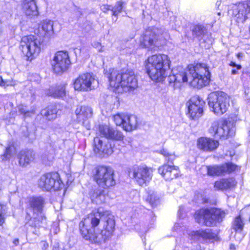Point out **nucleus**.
<instances>
[{
	"instance_id": "nucleus-1",
	"label": "nucleus",
	"mask_w": 250,
	"mask_h": 250,
	"mask_svg": "<svg viewBox=\"0 0 250 250\" xmlns=\"http://www.w3.org/2000/svg\"><path fill=\"white\" fill-rule=\"evenodd\" d=\"M114 216L109 211L98 208L84 218L79 224L83 238L92 243L105 242L112 235L115 229Z\"/></svg>"
},
{
	"instance_id": "nucleus-2",
	"label": "nucleus",
	"mask_w": 250,
	"mask_h": 250,
	"mask_svg": "<svg viewBox=\"0 0 250 250\" xmlns=\"http://www.w3.org/2000/svg\"><path fill=\"white\" fill-rule=\"evenodd\" d=\"M210 74L206 63H197L189 65L186 70L178 67L171 70L168 77L169 85L174 89L179 88L183 83L188 82L195 88H200L208 85L210 81Z\"/></svg>"
},
{
	"instance_id": "nucleus-3",
	"label": "nucleus",
	"mask_w": 250,
	"mask_h": 250,
	"mask_svg": "<svg viewBox=\"0 0 250 250\" xmlns=\"http://www.w3.org/2000/svg\"><path fill=\"white\" fill-rule=\"evenodd\" d=\"M105 75L108 79L111 87L118 88H123L125 91L134 89L138 86V82L132 70H125L121 72L113 68L109 69Z\"/></svg>"
},
{
	"instance_id": "nucleus-4",
	"label": "nucleus",
	"mask_w": 250,
	"mask_h": 250,
	"mask_svg": "<svg viewBox=\"0 0 250 250\" xmlns=\"http://www.w3.org/2000/svg\"><path fill=\"white\" fill-rule=\"evenodd\" d=\"M169 64L170 61L167 55L158 54L149 57L145 67L152 80L161 82L167 76L166 70L169 67Z\"/></svg>"
},
{
	"instance_id": "nucleus-5",
	"label": "nucleus",
	"mask_w": 250,
	"mask_h": 250,
	"mask_svg": "<svg viewBox=\"0 0 250 250\" xmlns=\"http://www.w3.org/2000/svg\"><path fill=\"white\" fill-rule=\"evenodd\" d=\"M42 42L41 39L36 36H24L21 38L20 48L27 60L31 61L40 53Z\"/></svg>"
},
{
	"instance_id": "nucleus-6",
	"label": "nucleus",
	"mask_w": 250,
	"mask_h": 250,
	"mask_svg": "<svg viewBox=\"0 0 250 250\" xmlns=\"http://www.w3.org/2000/svg\"><path fill=\"white\" fill-rule=\"evenodd\" d=\"M168 37V34L164 28H148L140 38V45L152 50L156 46V42L159 40L166 39Z\"/></svg>"
},
{
	"instance_id": "nucleus-7",
	"label": "nucleus",
	"mask_w": 250,
	"mask_h": 250,
	"mask_svg": "<svg viewBox=\"0 0 250 250\" xmlns=\"http://www.w3.org/2000/svg\"><path fill=\"white\" fill-rule=\"evenodd\" d=\"M229 97L225 93H212L208 97V104L211 111L217 115L225 113L229 106Z\"/></svg>"
},
{
	"instance_id": "nucleus-8",
	"label": "nucleus",
	"mask_w": 250,
	"mask_h": 250,
	"mask_svg": "<svg viewBox=\"0 0 250 250\" xmlns=\"http://www.w3.org/2000/svg\"><path fill=\"white\" fill-rule=\"evenodd\" d=\"M114 176V170L112 167L99 166L96 168L93 178L100 187L106 188L115 185Z\"/></svg>"
},
{
	"instance_id": "nucleus-9",
	"label": "nucleus",
	"mask_w": 250,
	"mask_h": 250,
	"mask_svg": "<svg viewBox=\"0 0 250 250\" xmlns=\"http://www.w3.org/2000/svg\"><path fill=\"white\" fill-rule=\"evenodd\" d=\"M234 128L230 123L213 121L208 129L209 132L215 138L226 139L228 136H232L234 134Z\"/></svg>"
},
{
	"instance_id": "nucleus-10",
	"label": "nucleus",
	"mask_w": 250,
	"mask_h": 250,
	"mask_svg": "<svg viewBox=\"0 0 250 250\" xmlns=\"http://www.w3.org/2000/svg\"><path fill=\"white\" fill-rule=\"evenodd\" d=\"M112 119L116 125L122 126L127 132L136 129L138 126L137 117L134 115L117 113L112 116Z\"/></svg>"
},
{
	"instance_id": "nucleus-11",
	"label": "nucleus",
	"mask_w": 250,
	"mask_h": 250,
	"mask_svg": "<svg viewBox=\"0 0 250 250\" xmlns=\"http://www.w3.org/2000/svg\"><path fill=\"white\" fill-rule=\"evenodd\" d=\"M38 185L43 190L49 191L51 189L59 190L62 187L63 184L58 173H51L42 176L39 179Z\"/></svg>"
},
{
	"instance_id": "nucleus-12",
	"label": "nucleus",
	"mask_w": 250,
	"mask_h": 250,
	"mask_svg": "<svg viewBox=\"0 0 250 250\" xmlns=\"http://www.w3.org/2000/svg\"><path fill=\"white\" fill-rule=\"evenodd\" d=\"M99 82L95 76L90 73L80 75L75 81L74 87L75 90L87 91L98 86Z\"/></svg>"
},
{
	"instance_id": "nucleus-13",
	"label": "nucleus",
	"mask_w": 250,
	"mask_h": 250,
	"mask_svg": "<svg viewBox=\"0 0 250 250\" xmlns=\"http://www.w3.org/2000/svg\"><path fill=\"white\" fill-rule=\"evenodd\" d=\"M153 170L146 165L134 167L133 169V176L136 183L140 186L145 187L151 180Z\"/></svg>"
},
{
	"instance_id": "nucleus-14",
	"label": "nucleus",
	"mask_w": 250,
	"mask_h": 250,
	"mask_svg": "<svg viewBox=\"0 0 250 250\" xmlns=\"http://www.w3.org/2000/svg\"><path fill=\"white\" fill-rule=\"evenodd\" d=\"M70 63L68 53L67 51H58L53 57L51 65L55 73L62 74L67 70Z\"/></svg>"
},
{
	"instance_id": "nucleus-15",
	"label": "nucleus",
	"mask_w": 250,
	"mask_h": 250,
	"mask_svg": "<svg viewBox=\"0 0 250 250\" xmlns=\"http://www.w3.org/2000/svg\"><path fill=\"white\" fill-rule=\"evenodd\" d=\"M238 168L236 165L232 163H227L219 166H203L201 169L207 171L209 176H220L230 174Z\"/></svg>"
},
{
	"instance_id": "nucleus-16",
	"label": "nucleus",
	"mask_w": 250,
	"mask_h": 250,
	"mask_svg": "<svg viewBox=\"0 0 250 250\" xmlns=\"http://www.w3.org/2000/svg\"><path fill=\"white\" fill-rule=\"evenodd\" d=\"M229 13L235 18L237 22L243 23L249 18L250 10L245 3L239 2L231 5Z\"/></svg>"
},
{
	"instance_id": "nucleus-17",
	"label": "nucleus",
	"mask_w": 250,
	"mask_h": 250,
	"mask_svg": "<svg viewBox=\"0 0 250 250\" xmlns=\"http://www.w3.org/2000/svg\"><path fill=\"white\" fill-rule=\"evenodd\" d=\"M188 104V113L191 119L196 120L202 115L205 103L202 98L198 96H194Z\"/></svg>"
},
{
	"instance_id": "nucleus-18",
	"label": "nucleus",
	"mask_w": 250,
	"mask_h": 250,
	"mask_svg": "<svg viewBox=\"0 0 250 250\" xmlns=\"http://www.w3.org/2000/svg\"><path fill=\"white\" fill-rule=\"evenodd\" d=\"M94 151L95 153L100 156L111 155L114 151L113 146L108 140L101 139L98 137L94 139Z\"/></svg>"
},
{
	"instance_id": "nucleus-19",
	"label": "nucleus",
	"mask_w": 250,
	"mask_h": 250,
	"mask_svg": "<svg viewBox=\"0 0 250 250\" xmlns=\"http://www.w3.org/2000/svg\"><path fill=\"white\" fill-rule=\"evenodd\" d=\"M77 119L79 123H81L87 129L90 128L89 119L93 115L92 109L88 106H79L75 110Z\"/></svg>"
},
{
	"instance_id": "nucleus-20",
	"label": "nucleus",
	"mask_w": 250,
	"mask_h": 250,
	"mask_svg": "<svg viewBox=\"0 0 250 250\" xmlns=\"http://www.w3.org/2000/svg\"><path fill=\"white\" fill-rule=\"evenodd\" d=\"M99 131L103 137L107 139L120 141L123 140L124 136L123 133L112 127L105 125H100Z\"/></svg>"
},
{
	"instance_id": "nucleus-21",
	"label": "nucleus",
	"mask_w": 250,
	"mask_h": 250,
	"mask_svg": "<svg viewBox=\"0 0 250 250\" xmlns=\"http://www.w3.org/2000/svg\"><path fill=\"white\" fill-rule=\"evenodd\" d=\"M218 141L213 139L201 137L198 140V147L205 151H212L219 146Z\"/></svg>"
},
{
	"instance_id": "nucleus-22",
	"label": "nucleus",
	"mask_w": 250,
	"mask_h": 250,
	"mask_svg": "<svg viewBox=\"0 0 250 250\" xmlns=\"http://www.w3.org/2000/svg\"><path fill=\"white\" fill-rule=\"evenodd\" d=\"M158 172L167 181L176 178L179 174L178 169L175 166L167 165H164L159 167Z\"/></svg>"
},
{
	"instance_id": "nucleus-23",
	"label": "nucleus",
	"mask_w": 250,
	"mask_h": 250,
	"mask_svg": "<svg viewBox=\"0 0 250 250\" xmlns=\"http://www.w3.org/2000/svg\"><path fill=\"white\" fill-rule=\"evenodd\" d=\"M19 164L21 167H26L35 159V153L31 149L22 150L18 155Z\"/></svg>"
},
{
	"instance_id": "nucleus-24",
	"label": "nucleus",
	"mask_w": 250,
	"mask_h": 250,
	"mask_svg": "<svg viewBox=\"0 0 250 250\" xmlns=\"http://www.w3.org/2000/svg\"><path fill=\"white\" fill-rule=\"evenodd\" d=\"M22 8L25 14L30 18L36 17L39 11L35 0H23Z\"/></svg>"
},
{
	"instance_id": "nucleus-25",
	"label": "nucleus",
	"mask_w": 250,
	"mask_h": 250,
	"mask_svg": "<svg viewBox=\"0 0 250 250\" xmlns=\"http://www.w3.org/2000/svg\"><path fill=\"white\" fill-rule=\"evenodd\" d=\"M209 217L210 213L208 209L202 208L196 211L195 213V219L197 223L207 226H212Z\"/></svg>"
},
{
	"instance_id": "nucleus-26",
	"label": "nucleus",
	"mask_w": 250,
	"mask_h": 250,
	"mask_svg": "<svg viewBox=\"0 0 250 250\" xmlns=\"http://www.w3.org/2000/svg\"><path fill=\"white\" fill-rule=\"evenodd\" d=\"M236 184V181L233 178H224L216 181L214 187L216 190L223 191L233 189Z\"/></svg>"
},
{
	"instance_id": "nucleus-27",
	"label": "nucleus",
	"mask_w": 250,
	"mask_h": 250,
	"mask_svg": "<svg viewBox=\"0 0 250 250\" xmlns=\"http://www.w3.org/2000/svg\"><path fill=\"white\" fill-rule=\"evenodd\" d=\"M189 236L193 240L198 239L202 238L203 239L212 240L216 236L215 233L212 232V230L209 229L205 230H199L197 231H192L189 234Z\"/></svg>"
},
{
	"instance_id": "nucleus-28",
	"label": "nucleus",
	"mask_w": 250,
	"mask_h": 250,
	"mask_svg": "<svg viewBox=\"0 0 250 250\" xmlns=\"http://www.w3.org/2000/svg\"><path fill=\"white\" fill-rule=\"evenodd\" d=\"M39 30L42 29V33L40 34L42 36L50 38L54 35L53 22L51 21H44L39 26Z\"/></svg>"
},
{
	"instance_id": "nucleus-29",
	"label": "nucleus",
	"mask_w": 250,
	"mask_h": 250,
	"mask_svg": "<svg viewBox=\"0 0 250 250\" xmlns=\"http://www.w3.org/2000/svg\"><path fill=\"white\" fill-rule=\"evenodd\" d=\"M44 200L41 197H33L29 201V205L31 208L35 213H41Z\"/></svg>"
},
{
	"instance_id": "nucleus-30",
	"label": "nucleus",
	"mask_w": 250,
	"mask_h": 250,
	"mask_svg": "<svg viewBox=\"0 0 250 250\" xmlns=\"http://www.w3.org/2000/svg\"><path fill=\"white\" fill-rule=\"evenodd\" d=\"M47 95L54 98H63L65 95V85L61 84L56 87H51L48 90Z\"/></svg>"
},
{
	"instance_id": "nucleus-31",
	"label": "nucleus",
	"mask_w": 250,
	"mask_h": 250,
	"mask_svg": "<svg viewBox=\"0 0 250 250\" xmlns=\"http://www.w3.org/2000/svg\"><path fill=\"white\" fill-rule=\"evenodd\" d=\"M210 213V220L212 223V226L216 225L217 222H221L225 216V212L218 208L209 209Z\"/></svg>"
},
{
	"instance_id": "nucleus-32",
	"label": "nucleus",
	"mask_w": 250,
	"mask_h": 250,
	"mask_svg": "<svg viewBox=\"0 0 250 250\" xmlns=\"http://www.w3.org/2000/svg\"><path fill=\"white\" fill-rule=\"evenodd\" d=\"M92 201L97 204L104 203L106 201V194L103 189H97L91 195Z\"/></svg>"
},
{
	"instance_id": "nucleus-33",
	"label": "nucleus",
	"mask_w": 250,
	"mask_h": 250,
	"mask_svg": "<svg viewBox=\"0 0 250 250\" xmlns=\"http://www.w3.org/2000/svg\"><path fill=\"white\" fill-rule=\"evenodd\" d=\"M57 111L55 105H49L41 111V114L49 121L55 119L57 117Z\"/></svg>"
},
{
	"instance_id": "nucleus-34",
	"label": "nucleus",
	"mask_w": 250,
	"mask_h": 250,
	"mask_svg": "<svg viewBox=\"0 0 250 250\" xmlns=\"http://www.w3.org/2000/svg\"><path fill=\"white\" fill-rule=\"evenodd\" d=\"M206 32V29L203 25L197 24L195 25L192 29V35L194 37L200 39L204 36Z\"/></svg>"
},
{
	"instance_id": "nucleus-35",
	"label": "nucleus",
	"mask_w": 250,
	"mask_h": 250,
	"mask_svg": "<svg viewBox=\"0 0 250 250\" xmlns=\"http://www.w3.org/2000/svg\"><path fill=\"white\" fill-rule=\"evenodd\" d=\"M244 223L241 215L235 217L232 224V228L236 231H241L244 228Z\"/></svg>"
},
{
	"instance_id": "nucleus-36",
	"label": "nucleus",
	"mask_w": 250,
	"mask_h": 250,
	"mask_svg": "<svg viewBox=\"0 0 250 250\" xmlns=\"http://www.w3.org/2000/svg\"><path fill=\"white\" fill-rule=\"evenodd\" d=\"M123 4L122 1H118L115 6L112 7L111 10L112 12V15L115 17H117L118 15L123 10Z\"/></svg>"
},
{
	"instance_id": "nucleus-37",
	"label": "nucleus",
	"mask_w": 250,
	"mask_h": 250,
	"mask_svg": "<svg viewBox=\"0 0 250 250\" xmlns=\"http://www.w3.org/2000/svg\"><path fill=\"white\" fill-rule=\"evenodd\" d=\"M146 201L149 202L152 207L156 206L159 203V199L157 197L156 194L154 192H153L148 196Z\"/></svg>"
},
{
	"instance_id": "nucleus-38",
	"label": "nucleus",
	"mask_w": 250,
	"mask_h": 250,
	"mask_svg": "<svg viewBox=\"0 0 250 250\" xmlns=\"http://www.w3.org/2000/svg\"><path fill=\"white\" fill-rule=\"evenodd\" d=\"M15 148L13 146H9L6 148L5 152L3 155L4 158L2 160L9 159L15 153Z\"/></svg>"
},
{
	"instance_id": "nucleus-39",
	"label": "nucleus",
	"mask_w": 250,
	"mask_h": 250,
	"mask_svg": "<svg viewBox=\"0 0 250 250\" xmlns=\"http://www.w3.org/2000/svg\"><path fill=\"white\" fill-rule=\"evenodd\" d=\"M92 46L98 50L99 52H103L104 51V47L102 44L98 42H94L92 43Z\"/></svg>"
},
{
	"instance_id": "nucleus-40",
	"label": "nucleus",
	"mask_w": 250,
	"mask_h": 250,
	"mask_svg": "<svg viewBox=\"0 0 250 250\" xmlns=\"http://www.w3.org/2000/svg\"><path fill=\"white\" fill-rule=\"evenodd\" d=\"M160 153L166 157L168 158V161H172L174 159V156L171 154H169L167 150H161Z\"/></svg>"
},
{
	"instance_id": "nucleus-41",
	"label": "nucleus",
	"mask_w": 250,
	"mask_h": 250,
	"mask_svg": "<svg viewBox=\"0 0 250 250\" xmlns=\"http://www.w3.org/2000/svg\"><path fill=\"white\" fill-rule=\"evenodd\" d=\"M82 15V12L78 9H76L74 10L72 13V16L74 20H78Z\"/></svg>"
},
{
	"instance_id": "nucleus-42",
	"label": "nucleus",
	"mask_w": 250,
	"mask_h": 250,
	"mask_svg": "<svg viewBox=\"0 0 250 250\" xmlns=\"http://www.w3.org/2000/svg\"><path fill=\"white\" fill-rule=\"evenodd\" d=\"M5 206L0 204V225H1L4 222V217L3 215L5 211Z\"/></svg>"
},
{
	"instance_id": "nucleus-43",
	"label": "nucleus",
	"mask_w": 250,
	"mask_h": 250,
	"mask_svg": "<svg viewBox=\"0 0 250 250\" xmlns=\"http://www.w3.org/2000/svg\"><path fill=\"white\" fill-rule=\"evenodd\" d=\"M12 85V82L10 80H3L1 76H0V85L7 86Z\"/></svg>"
},
{
	"instance_id": "nucleus-44",
	"label": "nucleus",
	"mask_w": 250,
	"mask_h": 250,
	"mask_svg": "<svg viewBox=\"0 0 250 250\" xmlns=\"http://www.w3.org/2000/svg\"><path fill=\"white\" fill-rule=\"evenodd\" d=\"M35 114V109L33 108L30 110H26L25 114L23 115L24 117L27 118V117H32Z\"/></svg>"
},
{
	"instance_id": "nucleus-45",
	"label": "nucleus",
	"mask_w": 250,
	"mask_h": 250,
	"mask_svg": "<svg viewBox=\"0 0 250 250\" xmlns=\"http://www.w3.org/2000/svg\"><path fill=\"white\" fill-rule=\"evenodd\" d=\"M40 244L42 250H48L49 245L47 242L42 241L41 242Z\"/></svg>"
},
{
	"instance_id": "nucleus-46",
	"label": "nucleus",
	"mask_w": 250,
	"mask_h": 250,
	"mask_svg": "<svg viewBox=\"0 0 250 250\" xmlns=\"http://www.w3.org/2000/svg\"><path fill=\"white\" fill-rule=\"evenodd\" d=\"M110 6L107 4H103L101 6V9L104 12H106L110 10Z\"/></svg>"
},
{
	"instance_id": "nucleus-47",
	"label": "nucleus",
	"mask_w": 250,
	"mask_h": 250,
	"mask_svg": "<svg viewBox=\"0 0 250 250\" xmlns=\"http://www.w3.org/2000/svg\"><path fill=\"white\" fill-rule=\"evenodd\" d=\"M229 65L230 66H232L233 67H236L237 70H240L242 68V66L241 65L237 64L235 62H232V61L230 62L229 64Z\"/></svg>"
},
{
	"instance_id": "nucleus-48",
	"label": "nucleus",
	"mask_w": 250,
	"mask_h": 250,
	"mask_svg": "<svg viewBox=\"0 0 250 250\" xmlns=\"http://www.w3.org/2000/svg\"><path fill=\"white\" fill-rule=\"evenodd\" d=\"M26 109L25 106H24L22 105H21L19 106L18 108V111L20 112L21 114L24 115L26 111Z\"/></svg>"
},
{
	"instance_id": "nucleus-49",
	"label": "nucleus",
	"mask_w": 250,
	"mask_h": 250,
	"mask_svg": "<svg viewBox=\"0 0 250 250\" xmlns=\"http://www.w3.org/2000/svg\"><path fill=\"white\" fill-rule=\"evenodd\" d=\"M244 56V53L242 52H239L236 54V57L239 60L242 59L243 58Z\"/></svg>"
},
{
	"instance_id": "nucleus-50",
	"label": "nucleus",
	"mask_w": 250,
	"mask_h": 250,
	"mask_svg": "<svg viewBox=\"0 0 250 250\" xmlns=\"http://www.w3.org/2000/svg\"><path fill=\"white\" fill-rule=\"evenodd\" d=\"M233 68L231 70V74L232 75H235L238 74V70L236 69V67H233Z\"/></svg>"
},
{
	"instance_id": "nucleus-51",
	"label": "nucleus",
	"mask_w": 250,
	"mask_h": 250,
	"mask_svg": "<svg viewBox=\"0 0 250 250\" xmlns=\"http://www.w3.org/2000/svg\"><path fill=\"white\" fill-rule=\"evenodd\" d=\"M184 208L182 207H181L179 209L178 213L179 214H181V212L183 211Z\"/></svg>"
},
{
	"instance_id": "nucleus-52",
	"label": "nucleus",
	"mask_w": 250,
	"mask_h": 250,
	"mask_svg": "<svg viewBox=\"0 0 250 250\" xmlns=\"http://www.w3.org/2000/svg\"><path fill=\"white\" fill-rule=\"evenodd\" d=\"M2 32V23L1 21L0 20V35Z\"/></svg>"
},
{
	"instance_id": "nucleus-53",
	"label": "nucleus",
	"mask_w": 250,
	"mask_h": 250,
	"mask_svg": "<svg viewBox=\"0 0 250 250\" xmlns=\"http://www.w3.org/2000/svg\"><path fill=\"white\" fill-rule=\"evenodd\" d=\"M13 243L16 245H17L19 243V240L18 239H15L13 241Z\"/></svg>"
},
{
	"instance_id": "nucleus-54",
	"label": "nucleus",
	"mask_w": 250,
	"mask_h": 250,
	"mask_svg": "<svg viewBox=\"0 0 250 250\" xmlns=\"http://www.w3.org/2000/svg\"><path fill=\"white\" fill-rule=\"evenodd\" d=\"M221 3V1H217L216 3V5L219 7V6L220 5Z\"/></svg>"
},
{
	"instance_id": "nucleus-55",
	"label": "nucleus",
	"mask_w": 250,
	"mask_h": 250,
	"mask_svg": "<svg viewBox=\"0 0 250 250\" xmlns=\"http://www.w3.org/2000/svg\"><path fill=\"white\" fill-rule=\"evenodd\" d=\"M38 221V223H35V224H34V225L33 226L34 227H40V224H39V221Z\"/></svg>"
},
{
	"instance_id": "nucleus-56",
	"label": "nucleus",
	"mask_w": 250,
	"mask_h": 250,
	"mask_svg": "<svg viewBox=\"0 0 250 250\" xmlns=\"http://www.w3.org/2000/svg\"><path fill=\"white\" fill-rule=\"evenodd\" d=\"M230 249H233V250L234 249V248H234V245H233V244H231L230 245Z\"/></svg>"
},
{
	"instance_id": "nucleus-57",
	"label": "nucleus",
	"mask_w": 250,
	"mask_h": 250,
	"mask_svg": "<svg viewBox=\"0 0 250 250\" xmlns=\"http://www.w3.org/2000/svg\"><path fill=\"white\" fill-rule=\"evenodd\" d=\"M242 212H243V210H242V212H241V214L242 215Z\"/></svg>"
},
{
	"instance_id": "nucleus-58",
	"label": "nucleus",
	"mask_w": 250,
	"mask_h": 250,
	"mask_svg": "<svg viewBox=\"0 0 250 250\" xmlns=\"http://www.w3.org/2000/svg\"><path fill=\"white\" fill-rule=\"evenodd\" d=\"M249 136L250 137V132H249Z\"/></svg>"
}]
</instances>
